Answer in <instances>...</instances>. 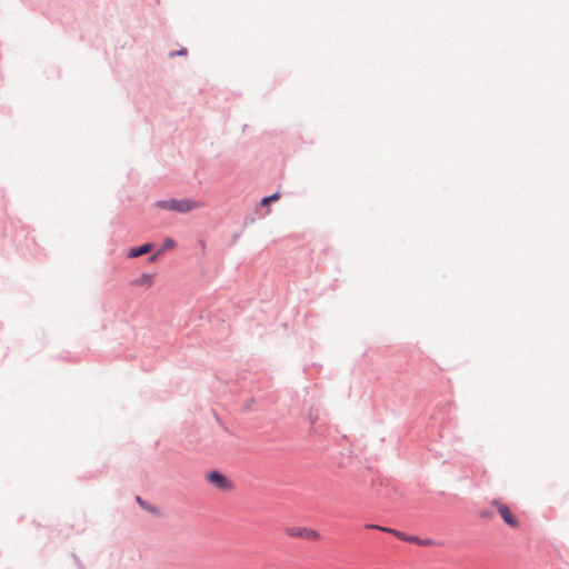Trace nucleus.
Wrapping results in <instances>:
<instances>
[{"label": "nucleus", "instance_id": "3", "mask_svg": "<svg viewBox=\"0 0 569 569\" xmlns=\"http://www.w3.org/2000/svg\"><path fill=\"white\" fill-rule=\"evenodd\" d=\"M491 505L497 508L498 513L500 515L501 519L506 525H508L511 528L519 527L518 518L516 517V515L512 513V511L506 503H502L500 500L495 499L492 500Z\"/></svg>", "mask_w": 569, "mask_h": 569}, {"label": "nucleus", "instance_id": "12", "mask_svg": "<svg viewBox=\"0 0 569 569\" xmlns=\"http://www.w3.org/2000/svg\"><path fill=\"white\" fill-rule=\"evenodd\" d=\"M153 277L154 274L144 272V289L152 286Z\"/></svg>", "mask_w": 569, "mask_h": 569}, {"label": "nucleus", "instance_id": "13", "mask_svg": "<svg viewBox=\"0 0 569 569\" xmlns=\"http://www.w3.org/2000/svg\"><path fill=\"white\" fill-rule=\"evenodd\" d=\"M139 256H142V246H140L138 248H133L129 252V257H139Z\"/></svg>", "mask_w": 569, "mask_h": 569}, {"label": "nucleus", "instance_id": "10", "mask_svg": "<svg viewBox=\"0 0 569 569\" xmlns=\"http://www.w3.org/2000/svg\"><path fill=\"white\" fill-rule=\"evenodd\" d=\"M188 54V49L187 48H180L179 50H174V51H170L169 52V57L170 58H173V57H186Z\"/></svg>", "mask_w": 569, "mask_h": 569}, {"label": "nucleus", "instance_id": "9", "mask_svg": "<svg viewBox=\"0 0 569 569\" xmlns=\"http://www.w3.org/2000/svg\"><path fill=\"white\" fill-rule=\"evenodd\" d=\"M157 246L154 242H151V241H147L144 242V256L148 254L151 256V253H153L156 250H157Z\"/></svg>", "mask_w": 569, "mask_h": 569}, {"label": "nucleus", "instance_id": "16", "mask_svg": "<svg viewBox=\"0 0 569 569\" xmlns=\"http://www.w3.org/2000/svg\"><path fill=\"white\" fill-rule=\"evenodd\" d=\"M137 501H138L140 505H142V500H141V498H140L139 496L137 497Z\"/></svg>", "mask_w": 569, "mask_h": 569}, {"label": "nucleus", "instance_id": "8", "mask_svg": "<svg viewBox=\"0 0 569 569\" xmlns=\"http://www.w3.org/2000/svg\"><path fill=\"white\" fill-rule=\"evenodd\" d=\"M478 517L481 519H485V520H489L495 517V512H493V510H491L489 508H485V509L479 510Z\"/></svg>", "mask_w": 569, "mask_h": 569}, {"label": "nucleus", "instance_id": "5", "mask_svg": "<svg viewBox=\"0 0 569 569\" xmlns=\"http://www.w3.org/2000/svg\"><path fill=\"white\" fill-rule=\"evenodd\" d=\"M389 533H391L392 536L397 537L401 541L411 542V543H415L417 546L429 547V546L433 545V540L430 539V538L422 539L419 536L408 535V533H406L403 531H400V530H389Z\"/></svg>", "mask_w": 569, "mask_h": 569}, {"label": "nucleus", "instance_id": "7", "mask_svg": "<svg viewBox=\"0 0 569 569\" xmlns=\"http://www.w3.org/2000/svg\"><path fill=\"white\" fill-rule=\"evenodd\" d=\"M280 198V192L276 191L269 196L263 197L260 200V206L268 207L271 202L277 201Z\"/></svg>", "mask_w": 569, "mask_h": 569}, {"label": "nucleus", "instance_id": "15", "mask_svg": "<svg viewBox=\"0 0 569 569\" xmlns=\"http://www.w3.org/2000/svg\"><path fill=\"white\" fill-rule=\"evenodd\" d=\"M253 221H254V219H253V217H251V216H247V217L244 218V224H247V223H249V222H253Z\"/></svg>", "mask_w": 569, "mask_h": 569}, {"label": "nucleus", "instance_id": "4", "mask_svg": "<svg viewBox=\"0 0 569 569\" xmlns=\"http://www.w3.org/2000/svg\"><path fill=\"white\" fill-rule=\"evenodd\" d=\"M286 533L292 538H299L303 540H317L319 533L315 529L308 527H287Z\"/></svg>", "mask_w": 569, "mask_h": 569}, {"label": "nucleus", "instance_id": "17", "mask_svg": "<svg viewBox=\"0 0 569 569\" xmlns=\"http://www.w3.org/2000/svg\"><path fill=\"white\" fill-rule=\"evenodd\" d=\"M249 406H250V402H247V405L244 406V409L248 410Z\"/></svg>", "mask_w": 569, "mask_h": 569}, {"label": "nucleus", "instance_id": "11", "mask_svg": "<svg viewBox=\"0 0 569 569\" xmlns=\"http://www.w3.org/2000/svg\"><path fill=\"white\" fill-rule=\"evenodd\" d=\"M144 511L160 516V511L158 510V508L147 501H144Z\"/></svg>", "mask_w": 569, "mask_h": 569}, {"label": "nucleus", "instance_id": "1", "mask_svg": "<svg viewBox=\"0 0 569 569\" xmlns=\"http://www.w3.org/2000/svg\"><path fill=\"white\" fill-rule=\"evenodd\" d=\"M153 207L160 208L167 211H174L179 213H188L192 211L193 209L199 207V203L190 198H182V199H166V200H157L153 203Z\"/></svg>", "mask_w": 569, "mask_h": 569}, {"label": "nucleus", "instance_id": "14", "mask_svg": "<svg viewBox=\"0 0 569 569\" xmlns=\"http://www.w3.org/2000/svg\"><path fill=\"white\" fill-rule=\"evenodd\" d=\"M368 527L369 528H375V529H378V530L385 531V532H389V530H395L393 528L383 527V526H380V525H370Z\"/></svg>", "mask_w": 569, "mask_h": 569}, {"label": "nucleus", "instance_id": "2", "mask_svg": "<svg viewBox=\"0 0 569 569\" xmlns=\"http://www.w3.org/2000/svg\"><path fill=\"white\" fill-rule=\"evenodd\" d=\"M206 480L222 491L230 490L233 487L232 481L218 469L208 471L206 473Z\"/></svg>", "mask_w": 569, "mask_h": 569}, {"label": "nucleus", "instance_id": "6", "mask_svg": "<svg viewBox=\"0 0 569 569\" xmlns=\"http://www.w3.org/2000/svg\"><path fill=\"white\" fill-rule=\"evenodd\" d=\"M176 246H177V242L173 240V238H171V237L164 238L161 246H159L157 248V250L153 253H151V256L147 257L144 262H148V263L154 262L161 253H163L167 250L173 249Z\"/></svg>", "mask_w": 569, "mask_h": 569}]
</instances>
